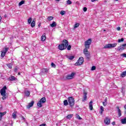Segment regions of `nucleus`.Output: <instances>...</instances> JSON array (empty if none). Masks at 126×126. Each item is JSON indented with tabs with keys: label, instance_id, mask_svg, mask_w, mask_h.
Here are the masks:
<instances>
[{
	"label": "nucleus",
	"instance_id": "obj_1",
	"mask_svg": "<svg viewBox=\"0 0 126 126\" xmlns=\"http://www.w3.org/2000/svg\"><path fill=\"white\" fill-rule=\"evenodd\" d=\"M63 42L64 43L60 44L58 46V49H59L60 51H63V50H65L68 46V41L67 40L64 39L63 40Z\"/></svg>",
	"mask_w": 126,
	"mask_h": 126
},
{
	"label": "nucleus",
	"instance_id": "obj_2",
	"mask_svg": "<svg viewBox=\"0 0 126 126\" xmlns=\"http://www.w3.org/2000/svg\"><path fill=\"white\" fill-rule=\"evenodd\" d=\"M44 103H46V97H43L39 101H38L37 103V106H38V107H39V108H41L43 106L42 104Z\"/></svg>",
	"mask_w": 126,
	"mask_h": 126
},
{
	"label": "nucleus",
	"instance_id": "obj_3",
	"mask_svg": "<svg viewBox=\"0 0 126 126\" xmlns=\"http://www.w3.org/2000/svg\"><path fill=\"white\" fill-rule=\"evenodd\" d=\"M68 102L69 103V104L70 105V106L72 108L73 106H74V103H75V100H74V98L72 96H70L68 97Z\"/></svg>",
	"mask_w": 126,
	"mask_h": 126
},
{
	"label": "nucleus",
	"instance_id": "obj_4",
	"mask_svg": "<svg viewBox=\"0 0 126 126\" xmlns=\"http://www.w3.org/2000/svg\"><path fill=\"white\" fill-rule=\"evenodd\" d=\"M91 43H92V39L91 38H89L87 41L85 42V49H89L90 48V45H91Z\"/></svg>",
	"mask_w": 126,
	"mask_h": 126
},
{
	"label": "nucleus",
	"instance_id": "obj_5",
	"mask_svg": "<svg viewBox=\"0 0 126 126\" xmlns=\"http://www.w3.org/2000/svg\"><path fill=\"white\" fill-rule=\"evenodd\" d=\"M83 53L87 60H89V59H90V53L88 52V48H85L84 49Z\"/></svg>",
	"mask_w": 126,
	"mask_h": 126
},
{
	"label": "nucleus",
	"instance_id": "obj_6",
	"mask_svg": "<svg viewBox=\"0 0 126 126\" xmlns=\"http://www.w3.org/2000/svg\"><path fill=\"white\" fill-rule=\"evenodd\" d=\"M117 45H118V44L117 43H113V44L109 43L104 46V48L110 49V48H115V47H117Z\"/></svg>",
	"mask_w": 126,
	"mask_h": 126
},
{
	"label": "nucleus",
	"instance_id": "obj_7",
	"mask_svg": "<svg viewBox=\"0 0 126 126\" xmlns=\"http://www.w3.org/2000/svg\"><path fill=\"white\" fill-rule=\"evenodd\" d=\"M84 62V59L83 57H80L77 62L75 63V65H81Z\"/></svg>",
	"mask_w": 126,
	"mask_h": 126
},
{
	"label": "nucleus",
	"instance_id": "obj_8",
	"mask_svg": "<svg viewBox=\"0 0 126 126\" xmlns=\"http://www.w3.org/2000/svg\"><path fill=\"white\" fill-rule=\"evenodd\" d=\"M6 86H4L2 89H1L0 91V93L1 95V96H6L5 94V93H6Z\"/></svg>",
	"mask_w": 126,
	"mask_h": 126
},
{
	"label": "nucleus",
	"instance_id": "obj_9",
	"mask_svg": "<svg viewBox=\"0 0 126 126\" xmlns=\"http://www.w3.org/2000/svg\"><path fill=\"white\" fill-rule=\"evenodd\" d=\"M126 43L124 44H122V45H120L117 48L118 51H124V50H126Z\"/></svg>",
	"mask_w": 126,
	"mask_h": 126
},
{
	"label": "nucleus",
	"instance_id": "obj_10",
	"mask_svg": "<svg viewBox=\"0 0 126 126\" xmlns=\"http://www.w3.org/2000/svg\"><path fill=\"white\" fill-rule=\"evenodd\" d=\"M73 76H74V73L72 72L71 74H68L66 76V79L69 80L72 79L73 78Z\"/></svg>",
	"mask_w": 126,
	"mask_h": 126
},
{
	"label": "nucleus",
	"instance_id": "obj_11",
	"mask_svg": "<svg viewBox=\"0 0 126 126\" xmlns=\"http://www.w3.org/2000/svg\"><path fill=\"white\" fill-rule=\"evenodd\" d=\"M111 123V121L109 119V117H106L104 119V123L105 125H109Z\"/></svg>",
	"mask_w": 126,
	"mask_h": 126
},
{
	"label": "nucleus",
	"instance_id": "obj_12",
	"mask_svg": "<svg viewBox=\"0 0 126 126\" xmlns=\"http://www.w3.org/2000/svg\"><path fill=\"white\" fill-rule=\"evenodd\" d=\"M34 105V101H32L31 102H30L28 105L27 106V109H30L31 107H33V105Z\"/></svg>",
	"mask_w": 126,
	"mask_h": 126
},
{
	"label": "nucleus",
	"instance_id": "obj_13",
	"mask_svg": "<svg viewBox=\"0 0 126 126\" xmlns=\"http://www.w3.org/2000/svg\"><path fill=\"white\" fill-rule=\"evenodd\" d=\"M87 99V93L86 92H85L84 93V96H83V99L82 100L83 102H84V101H86Z\"/></svg>",
	"mask_w": 126,
	"mask_h": 126
},
{
	"label": "nucleus",
	"instance_id": "obj_14",
	"mask_svg": "<svg viewBox=\"0 0 126 126\" xmlns=\"http://www.w3.org/2000/svg\"><path fill=\"white\" fill-rule=\"evenodd\" d=\"M89 109H90V110H91V111H92V110H93V101H92V100H91L90 102Z\"/></svg>",
	"mask_w": 126,
	"mask_h": 126
},
{
	"label": "nucleus",
	"instance_id": "obj_15",
	"mask_svg": "<svg viewBox=\"0 0 126 126\" xmlns=\"http://www.w3.org/2000/svg\"><path fill=\"white\" fill-rule=\"evenodd\" d=\"M116 109H117V110H118V113L119 117H121L122 116V111L121 110V109H120V107L119 106H117L116 107Z\"/></svg>",
	"mask_w": 126,
	"mask_h": 126
},
{
	"label": "nucleus",
	"instance_id": "obj_16",
	"mask_svg": "<svg viewBox=\"0 0 126 126\" xmlns=\"http://www.w3.org/2000/svg\"><path fill=\"white\" fill-rule=\"evenodd\" d=\"M8 80L10 81H14V80H16V78L13 76H11L8 78Z\"/></svg>",
	"mask_w": 126,
	"mask_h": 126
},
{
	"label": "nucleus",
	"instance_id": "obj_17",
	"mask_svg": "<svg viewBox=\"0 0 126 126\" xmlns=\"http://www.w3.org/2000/svg\"><path fill=\"white\" fill-rule=\"evenodd\" d=\"M5 114H6V112L5 111L4 112H0V121H1L2 117H3V116L5 115Z\"/></svg>",
	"mask_w": 126,
	"mask_h": 126
},
{
	"label": "nucleus",
	"instance_id": "obj_18",
	"mask_svg": "<svg viewBox=\"0 0 126 126\" xmlns=\"http://www.w3.org/2000/svg\"><path fill=\"white\" fill-rule=\"evenodd\" d=\"M24 93L25 96H27V97H29V96H30V92L29 91H25Z\"/></svg>",
	"mask_w": 126,
	"mask_h": 126
},
{
	"label": "nucleus",
	"instance_id": "obj_19",
	"mask_svg": "<svg viewBox=\"0 0 126 126\" xmlns=\"http://www.w3.org/2000/svg\"><path fill=\"white\" fill-rule=\"evenodd\" d=\"M46 39H47V37H46V33H44L41 36V41H45Z\"/></svg>",
	"mask_w": 126,
	"mask_h": 126
},
{
	"label": "nucleus",
	"instance_id": "obj_20",
	"mask_svg": "<svg viewBox=\"0 0 126 126\" xmlns=\"http://www.w3.org/2000/svg\"><path fill=\"white\" fill-rule=\"evenodd\" d=\"M51 27H52V28H54V27H56L57 26V23L56 22L53 21V23L50 24Z\"/></svg>",
	"mask_w": 126,
	"mask_h": 126
},
{
	"label": "nucleus",
	"instance_id": "obj_21",
	"mask_svg": "<svg viewBox=\"0 0 126 126\" xmlns=\"http://www.w3.org/2000/svg\"><path fill=\"white\" fill-rule=\"evenodd\" d=\"M35 25H36L35 22L34 21V20H33L32 22V23L31 24V27H32V28H34V27H35Z\"/></svg>",
	"mask_w": 126,
	"mask_h": 126
},
{
	"label": "nucleus",
	"instance_id": "obj_22",
	"mask_svg": "<svg viewBox=\"0 0 126 126\" xmlns=\"http://www.w3.org/2000/svg\"><path fill=\"white\" fill-rule=\"evenodd\" d=\"M17 114V112H14V113H13L12 114V118L13 119H16L17 115H16V114Z\"/></svg>",
	"mask_w": 126,
	"mask_h": 126
},
{
	"label": "nucleus",
	"instance_id": "obj_23",
	"mask_svg": "<svg viewBox=\"0 0 126 126\" xmlns=\"http://www.w3.org/2000/svg\"><path fill=\"white\" fill-rule=\"evenodd\" d=\"M103 112H104V107L101 106H100V111L99 112L100 115H103Z\"/></svg>",
	"mask_w": 126,
	"mask_h": 126
},
{
	"label": "nucleus",
	"instance_id": "obj_24",
	"mask_svg": "<svg viewBox=\"0 0 126 126\" xmlns=\"http://www.w3.org/2000/svg\"><path fill=\"white\" fill-rule=\"evenodd\" d=\"M42 71L44 73H47V72H49V69H48L47 68H43V69H42Z\"/></svg>",
	"mask_w": 126,
	"mask_h": 126
},
{
	"label": "nucleus",
	"instance_id": "obj_25",
	"mask_svg": "<svg viewBox=\"0 0 126 126\" xmlns=\"http://www.w3.org/2000/svg\"><path fill=\"white\" fill-rule=\"evenodd\" d=\"M121 123L123 125H125V124H126V117L125 118L121 120Z\"/></svg>",
	"mask_w": 126,
	"mask_h": 126
},
{
	"label": "nucleus",
	"instance_id": "obj_26",
	"mask_svg": "<svg viewBox=\"0 0 126 126\" xmlns=\"http://www.w3.org/2000/svg\"><path fill=\"white\" fill-rule=\"evenodd\" d=\"M8 50H9V48H8V47L5 48L3 49V52L6 54V53L7 52V51H8Z\"/></svg>",
	"mask_w": 126,
	"mask_h": 126
},
{
	"label": "nucleus",
	"instance_id": "obj_27",
	"mask_svg": "<svg viewBox=\"0 0 126 126\" xmlns=\"http://www.w3.org/2000/svg\"><path fill=\"white\" fill-rule=\"evenodd\" d=\"M67 59H68V60H70L71 61L74 59V57L73 56H67Z\"/></svg>",
	"mask_w": 126,
	"mask_h": 126
},
{
	"label": "nucleus",
	"instance_id": "obj_28",
	"mask_svg": "<svg viewBox=\"0 0 126 126\" xmlns=\"http://www.w3.org/2000/svg\"><path fill=\"white\" fill-rule=\"evenodd\" d=\"M63 104L64 106H67V105H68V102L67 101V100H64L63 101Z\"/></svg>",
	"mask_w": 126,
	"mask_h": 126
},
{
	"label": "nucleus",
	"instance_id": "obj_29",
	"mask_svg": "<svg viewBox=\"0 0 126 126\" xmlns=\"http://www.w3.org/2000/svg\"><path fill=\"white\" fill-rule=\"evenodd\" d=\"M72 116H73L72 114L68 115L66 117V118L68 120H70V119L72 118Z\"/></svg>",
	"mask_w": 126,
	"mask_h": 126
},
{
	"label": "nucleus",
	"instance_id": "obj_30",
	"mask_svg": "<svg viewBox=\"0 0 126 126\" xmlns=\"http://www.w3.org/2000/svg\"><path fill=\"white\" fill-rule=\"evenodd\" d=\"M47 19L49 21H51V20H53V19H54V17H53V16H49V17H47Z\"/></svg>",
	"mask_w": 126,
	"mask_h": 126
},
{
	"label": "nucleus",
	"instance_id": "obj_31",
	"mask_svg": "<svg viewBox=\"0 0 126 126\" xmlns=\"http://www.w3.org/2000/svg\"><path fill=\"white\" fill-rule=\"evenodd\" d=\"M28 22L29 24H31V22H32V18L30 17L28 20Z\"/></svg>",
	"mask_w": 126,
	"mask_h": 126
},
{
	"label": "nucleus",
	"instance_id": "obj_32",
	"mask_svg": "<svg viewBox=\"0 0 126 126\" xmlns=\"http://www.w3.org/2000/svg\"><path fill=\"white\" fill-rule=\"evenodd\" d=\"M79 27V23H76L74 26V29L77 28V27Z\"/></svg>",
	"mask_w": 126,
	"mask_h": 126
},
{
	"label": "nucleus",
	"instance_id": "obj_33",
	"mask_svg": "<svg viewBox=\"0 0 126 126\" xmlns=\"http://www.w3.org/2000/svg\"><path fill=\"white\" fill-rule=\"evenodd\" d=\"M7 66H8L9 68H12V65L11 64V63L7 64Z\"/></svg>",
	"mask_w": 126,
	"mask_h": 126
},
{
	"label": "nucleus",
	"instance_id": "obj_34",
	"mask_svg": "<svg viewBox=\"0 0 126 126\" xmlns=\"http://www.w3.org/2000/svg\"><path fill=\"white\" fill-rule=\"evenodd\" d=\"M61 15H64L65 14V11L62 10L60 12Z\"/></svg>",
	"mask_w": 126,
	"mask_h": 126
},
{
	"label": "nucleus",
	"instance_id": "obj_35",
	"mask_svg": "<svg viewBox=\"0 0 126 126\" xmlns=\"http://www.w3.org/2000/svg\"><path fill=\"white\" fill-rule=\"evenodd\" d=\"M22 4H24V0H22L19 3V6H20L21 5H22Z\"/></svg>",
	"mask_w": 126,
	"mask_h": 126
},
{
	"label": "nucleus",
	"instance_id": "obj_36",
	"mask_svg": "<svg viewBox=\"0 0 126 126\" xmlns=\"http://www.w3.org/2000/svg\"><path fill=\"white\" fill-rule=\"evenodd\" d=\"M5 52H1V58H3L4 57V56H5Z\"/></svg>",
	"mask_w": 126,
	"mask_h": 126
},
{
	"label": "nucleus",
	"instance_id": "obj_37",
	"mask_svg": "<svg viewBox=\"0 0 126 126\" xmlns=\"http://www.w3.org/2000/svg\"><path fill=\"white\" fill-rule=\"evenodd\" d=\"M124 39L123 38H122L120 39H118V43H121V42H124Z\"/></svg>",
	"mask_w": 126,
	"mask_h": 126
},
{
	"label": "nucleus",
	"instance_id": "obj_38",
	"mask_svg": "<svg viewBox=\"0 0 126 126\" xmlns=\"http://www.w3.org/2000/svg\"><path fill=\"white\" fill-rule=\"evenodd\" d=\"M66 2L67 4H71V3H72V2H71V1H70V0H67Z\"/></svg>",
	"mask_w": 126,
	"mask_h": 126
},
{
	"label": "nucleus",
	"instance_id": "obj_39",
	"mask_svg": "<svg viewBox=\"0 0 126 126\" xmlns=\"http://www.w3.org/2000/svg\"><path fill=\"white\" fill-rule=\"evenodd\" d=\"M95 69H96V66H93L92 67L91 70H95Z\"/></svg>",
	"mask_w": 126,
	"mask_h": 126
},
{
	"label": "nucleus",
	"instance_id": "obj_40",
	"mask_svg": "<svg viewBox=\"0 0 126 126\" xmlns=\"http://www.w3.org/2000/svg\"><path fill=\"white\" fill-rule=\"evenodd\" d=\"M51 66H52V67H56V64H55V63H52Z\"/></svg>",
	"mask_w": 126,
	"mask_h": 126
},
{
	"label": "nucleus",
	"instance_id": "obj_41",
	"mask_svg": "<svg viewBox=\"0 0 126 126\" xmlns=\"http://www.w3.org/2000/svg\"><path fill=\"white\" fill-rule=\"evenodd\" d=\"M83 11L84 12H86V11H87V8L86 7H84L83 8Z\"/></svg>",
	"mask_w": 126,
	"mask_h": 126
},
{
	"label": "nucleus",
	"instance_id": "obj_42",
	"mask_svg": "<svg viewBox=\"0 0 126 126\" xmlns=\"http://www.w3.org/2000/svg\"><path fill=\"white\" fill-rule=\"evenodd\" d=\"M70 49H71V45H68L67 49L68 50V51H69V50H70Z\"/></svg>",
	"mask_w": 126,
	"mask_h": 126
},
{
	"label": "nucleus",
	"instance_id": "obj_43",
	"mask_svg": "<svg viewBox=\"0 0 126 126\" xmlns=\"http://www.w3.org/2000/svg\"><path fill=\"white\" fill-rule=\"evenodd\" d=\"M18 70V67H15V68H14V70L15 72H16V71H17Z\"/></svg>",
	"mask_w": 126,
	"mask_h": 126
},
{
	"label": "nucleus",
	"instance_id": "obj_44",
	"mask_svg": "<svg viewBox=\"0 0 126 126\" xmlns=\"http://www.w3.org/2000/svg\"><path fill=\"white\" fill-rule=\"evenodd\" d=\"M102 104H103V105L104 106H107V102H105L103 101L102 102Z\"/></svg>",
	"mask_w": 126,
	"mask_h": 126
},
{
	"label": "nucleus",
	"instance_id": "obj_45",
	"mask_svg": "<svg viewBox=\"0 0 126 126\" xmlns=\"http://www.w3.org/2000/svg\"><path fill=\"white\" fill-rule=\"evenodd\" d=\"M3 96L2 97V100H5L6 99V97H5L6 95H2Z\"/></svg>",
	"mask_w": 126,
	"mask_h": 126
},
{
	"label": "nucleus",
	"instance_id": "obj_46",
	"mask_svg": "<svg viewBox=\"0 0 126 126\" xmlns=\"http://www.w3.org/2000/svg\"><path fill=\"white\" fill-rule=\"evenodd\" d=\"M105 103H107L108 102V98L107 97H105V99H104V101H103Z\"/></svg>",
	"mask_w": 126,
	"mask_h": 126
},
{
	"label": "nucleus",
	"instance_id": "obj_47",
	"mask_svg": "<svg viewBox=\"0 0 126 126\" xmlns=\"http://www.w3.org/2000/svg\"><path fill=\"white\" fill-rule=\"evenodd\" d=\"M117 30H118V31H120L121 30V27H117Z\"/></svg>",
	"mask_w": 126,
	"mask_h": 126
},
{
	"label": "nucleus",
	"instance_id": "obj_48",
	"mask_svg": "<svg viewBox=\"0 0 126 126\" xmlns=\"http://www.w3.org/2000/svg\"><path fill=\"white\" fill-rule=\"evenodd\" d=\"M123 57H124V58H126V54H122Z\"/></svg>",
	"mask_w": 126,
	"mask_h": 126
},
{
	"label": "nucleus",
	"instance_id": "obj_49",
	"mask_svg": "<svg viewBox=\"0 0 126 126\" xmlns=\"http://www.w3.org/2000/svg\"><path fill=\"white\" fill-rule=\"evenodd\" d=\"M78 119H79V120H82V118H81V117H80V116H79V115H78Z\"/></svg>",
	"mask_w": 126,
	"mask_h": 126
},
{
	"label": "nucleus",
	"instance_id": "obj_50",
	"mask_svg": "<svg viewBox=\"0 0 126 126\" xmlns=\"http://www.w3.org/2000/svg\"><path fill=\"white\" fill-rule=\"evenodd\" d=\"M112 124L113 126H115V125H116V122H113L112 123Z\"/></svg>",
	"mask_w": 126,
	"mask_h": 126
},
{
	"label": "nucleus",
	"instance_id": "obj_51",
	"mask_svg": "<svg viewBox=\"0 0 126 126\" xmlns=\"http://www.w3.org/2000/svg\"><path fill=\"white\" fill-rule=\"evenodd\" d=\"M96 0H91V1L92 2H94V1H96Z\"/></svg>",
	"mask_w": 126,
	"mask_h": 126
},
{
	"label": "nucleus",
	"instance_id": "obj_52",
	"mask_svg": "<svg viewBox=\"0 0 126 126\" xmlns=\"http://www.w3.org/2000/svg\"><path fill=\"white\" fill-rule=\"evenodd\" d=\"M23 120H25V118L24 116L22 117Z\"/></svg>",
	"mask_w": 126,
	"mask_h": 126
},
{
	"label": "nucleus",
	"instance_id": "obj_53",
	"mask_svg": "<svg viewBox=\"0 0 126 126\" xmlns=\"http://www.w3.org/2000/svg\"><path fill=\"white\" fill-rule=\"evenodd\" d=\"M1 22V16H0V22Z\"/></svg>",
	"mask_w": 126,
	"mask_h": 126
},
{
	"label": "nucleus",
	"instance_id": "obj_54",
	"mask_svg": "<svg viewBox=\"0 0 126 126\" xmlns=\"http://www.w3.org/2000/svg\"><path fill=\"white\" fill-rule=\"evenodd\" d=\"M4 17H5V18L7 17V16L6 15V14L4 15Z\"/></svg>",
	"mask_w": 126,
	"mask_h": 126
},
{
	"label": "nucleus",
	"instance_id": "obj_55",
	"mask_svg": "<svg viewBox=\"0 0 126 126\" xmlns=\"http://www.w3.org/2000/svg\"><path fill=\"white\" fill-rule=\"evenodd\" d=\"M125 109L126 110V105L124 106Z\"/></svg>",
	"mask_w": 126,
	"mask_h": 126
},
{
	"label": "nucleus",
	"instance_id": "obj_56",
	"mask_svg": "<svg viewBox=\"0 0 126 126\" xmlns=\"http://www.w3.org/2000/svg\"><path fill=\"white\" fill-rule=\"evenodd\" d=\"M60 0H55L56 1H60Z\"/></svg>",
	"mask_w": 126,
	"mask_h": 126
},
{
	"label": "nucleus",
	"instance_id": "obj_57",
	"mask_svg": "<svg viewBox=\"0 0 126 126\" xmlns=\"http://www.w3.org/2000/svg\"><path fill=\"white\" fill-rule=\"evenodd\" d=\"M18 75H20V72L18 73Z\"/></svg>",
	"mask_w": 126,
	"mask_h": 126
},
{
	"label": "nucleus",
	"instance_id": "obj_58",
	"mask_svg": "<svg viewBox=\"0 0 126 126\" xmlns=\"http://www.w3.org/2000/svg\"><path fill=\"white\" fill-rule=\"evenodd\" d=\"M119 0H115V1H118Z\"/></svg>",
	"mask_w": 126,
	"mask_h": 126
},
{
	"label": "nucleus",
	"instance_id": "obj_59",
	"mask_svg": "<svg viewBox=\"0 0 126 126\" xmlns=\"http://www.w3.org/2000/svg\"><path fill=\"white\" fill-rule=\"evenodd\" d=\"M5 126H7V125H5Z\"/></svg>",
	"mask_w": 126,
	"mask_h": 126
},
{
	"label": "nucleus",
	"instance_id": "obj_60",
	"mask_svg": "<svg viewBox=\"0 0 126 126\" xmlns=\"http://www.w3.org/2000/svg\"><path fill=\"white\" fill-rule=\"evenodd\" d=\"M38 26H40V25H38Z\"/></svg>",
	"mask_w": 126,
	"mask_h": 126
},
{
	"label": "nucleus",
	"instance_id": "obj_61",
	"mask_svg": "<svg viewBox=\"0 0 126 126\" xmlns=\"http://www.w3.org/2000/svg\"><path fill=\"white\" fill-rule=\"evenodd\" d=\"M104 31H106V30H104Z\"/></svg>",
	"mask_w": 126,
	"mask_h": 126
}]
</instances>
